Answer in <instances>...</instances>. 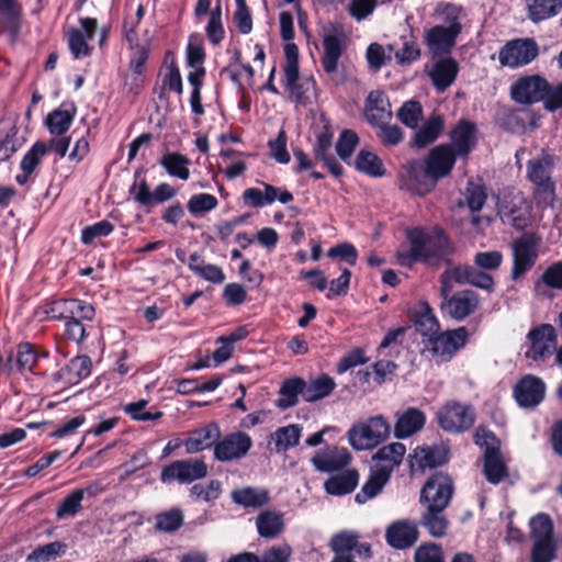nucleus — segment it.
Masks as SVG:
<instances>
[{
  "mask_svg": "<svg viewBox=\"0 0 562 562\" xmlns=\"http://www.w3.org/2000/svg\"><path fill=\"white\" fill-rule=\"evenodd\" d=\"M409 247L398 249L396 258L398 265L411 268L415 262L432 263L450 252L447 236L441 231L432 234L422 228H413L406 232Z\"/></svg>",
  "mask_w": 562,
  "mask_h": 562,
  "instance_id": "nucleus-1",
  "label": "nucleus"
},
{
  "mask_svg": "<svg viewBox=\"0 0 562 562\" xmlns=\"http://www.w3.org/2000/svg\"><path fill=\"white\" fill-rule=\"evenodd\" d=\"M405 454L406 447L401 442L381 447L372 456L369 479L356 495V502L363 504L375 497L389 482L393 471L402 464Z\"/></svg>",
  "mask_w": 562,
  "mask_h": 562,
  "instance_id": "nucleus-2",
  "label": "nucleus"
},
{
  "mask_svg": "<svg viewBox=\"0 0 562 562\" xmlns=\"http://www.w3.org/2000/svg\"><path fill=\"white\" fill-rule=\"evenodd\" d=\"M541 248V238L535 233H525L510 244L514 281L522 279L536 265Z\"/></svg>",
  "mask_w": 562,
  "mask_h": 562,
  "instance_id": "nucleus-3",
  "label": "nucleus"
},
{
  "mask_svg": "<svg viewBox=\"0 0 562 562\" xmlns=\"http://www.w3.org/2000/svg\"><path fill=\"white\" fill-rule=\"evenodd\" d=\"M553 167V158L549 155L528 161L527 177L535 186L536 201L542 206H550L555 200V184L551 178Z\"/></svg>",
  "mask_w": 562,
  "mask_h": 562,
  "instance_id": "nucleus-4",
  "label": "nucleus"
},
{
  "mask_svg": "<svg viewBox=\"0 0 562 562\" xmlns=\"http://www.w3.org/2000/svg\"><path fill=\"white\" fill-rule=\"evenodd\" d=\"M94 314V307L90 303L77 299L54 300L38 306L34 312V316L38 322L67 321L69 317L92 319Z\"/></svg>",
  "mask_w": 562,
  "mask_h": 562,
  "instance_id": "nucleus-5",
  "label": "nucleus"
},
{
  "mask_svg": "<svg viewBox=\"0 0 562 562\" xmlns=\"http://www.w3.org/2000/svg\"><path fill=\"white\" fill-rule=\"evenodd\" d=\"M391 432L390 423L376 415L356 424L348 432L350 445L357 450H369L385 441Z\"/></svg>",
  "mask_w": 562,
  "mask_h": 562,
  "instance_id": "nucleus-6",
  "label": "nucleus"
},
{
  "mask_svg": "<svg viewBox=\"0 0 562 562\" xmlns=\"http://www.w3.org/2000/svg\"><path fill=\"white\" fill-rule=\"evenodd\" d=\"M539 55V46L533 38H517L505 44L498 54L499 63L509 68L529 65Z\"/></svg>",
  "mask_w": 562,
  "mask_h": 562,
  "instance_id": "nucleus-7",
  "label": "nucleus"
},
{
  "mask_svg": "<svg viewBox=\"0 0 562 562\" xmlns=\"http://www.w3.org/2000/svg\"><path fill=\"white\" fill-rule=\"evenodd\" d=\"M400 182L402 189L423 195L430 192L437 181L432 178L425 161L413 160L404 166Z\"/></svg>",
  "mask_w": 562,
  "mask_h": 562,
  "instance_id": "nucleus-8",
  "label": "nucleus"
},
{
  "mask_svg": "<svg viewBox=\"0 0 562 562\" xmlns=\"http://www.w3.org/2000/svg\"><path fill=\"white\" fill-rule=\"evenodd\" d=\"M452 480L447 474L438 472L434 474L424 485L420 501L428 504L430 510H443L452 496Z\"/></svg>",
  "mask_w": 562,
  "mask_h": 562,
  "instance_id": "nucleus-9",
  "label": "nucleus"
},
{
  "mask_svg": "<svg viewBox=\"0 0 562 562\" xmlns=\"http://www.w3.org/2000/svg\"><path fill=\"white\" fill-rule=\"evenodd\" d=\"M475 420L474 409L459 402L447 403L438 413L440 427L450 432H461L472 427Z\"/></svg>",
  "mask_w": 562,
  "mask_h": 562,
  "instance_id": "nucleus-10",
  "label": "nucleus"
},
{
  "mask_svg": "<svg viewBox=\"0 0 562 562\" xmlns=\"http://www.w3.org/2000/svg\"><path fill=\"white\" fill-rule=\"evenodd\" d=\"M207 465L201 459H187L175 461L165 467L161 471L160 480L164 483L178 481L182 484L191 483L195 480L205 477Z\"/></svg>",
  "mask_w": 562,
  "mask_h": 562,
  "instance_id": "nucleus-11",
  "label": "nucleus"
},
{
  "mask_svg": "<svg viewBox=\"0 0 562 562\" xmlns=\"http://www.w3.org/2000/svg\"><path fill=\"white\" fill-rule=\"evenodd\" d=\"M252 446V439L243 431H235L218 439L214 446V458L231 462L244 458Z\"/></svg>",
  "mask_w": 562,
  "mask_h": 562,
  "instance_id": "nucleus-12",
  "label": "nucleus"
},
{
  "mask_svg": "<svg viewBox=\"0 0 562 562\" xmlns=\"http://www.w3.org/2000/svg\"><path fill=\"white\" fill-rule=\"evenodd\" d=\"M548 80L539 75L522 76L510 86L512 99L520 104H533L543 99Z\"/></svg>",
  "mask_w": 562,
  "mask_h": 562,
  "instance_id": "nucleus-13",
  "label": "nucleus"
},
{
  "mask_svg": "<svg viewBox=\"0 0 562 562\" xmlns=\"http://www.w3.org/2000/svg\"><path fill=\"white\" fill-rule=\"evenodd\" d=\"M467 339L468 330L465 327H459L440 334L438 331L431 339H428L427 347L434 356L441 360H449L457 350L465 345Z\"/></svg>",
  "mask_w": 562,
  "mask_h": 562,
  "instance_id": "nucleus-14",
  "label": "nucleus"
},
{
  "mask_svg": "<svg viewBox=\"0 0 562 562\" xmlns=\"http://www.w3.org/2000/svg\"><path fill=\"white\" fill-rule=\"evenodd\" d=\"M528 339L530 340V348L526 356L536 361L544 360L557 350V335L552 325L544 324L532 329L528 334Z\"/></svg>",
  "mask_w": 562,
  "mask_h": 562,
  "instance_id": "nucleus-15",
  "label": "nucleus"
},
{
  "mask_svg": "<svg viewBox=\"0 0 562 562\" xmlns=\"http://www.w3.org/2000/svg\"><path fill=\"white\" fill-rule=\"evenodd\" d=\"M546 384L544 382L532 374H527L519 380L514 387V396L521 407H536L544 398Z\"/></svg>",
  "mask_w": 562,
  "mask_h": 562,
  "instance_id": "nucleus-16",
  "label": "nucleus"
},
{
  "mask_svg": "<svg viewBox=\"0 0 562 562\" xmlns=\"http://www.w3.org/2000/svg\"><path fill=\"white\" fill-rule=\"evenodd\" d=\"M263 190L259 188H248L243 193L244 203L250 207H262L279 201L286 204L293 200V194L281 188L269 183H262Z\"/></svg>",
  "mask_w": 562,
  "mask_h": 562,
  "instance_id": "nucleus-17",
  "label": "nucleus"
},
{
  "mask_svg": "<svg viewBox=\"0 0 562 562\" xmlns=\"http://www.w3.org/2000/svg\"><path fill=\"white\" fill-rule=\"evenodd\" d=\"M81 30L70 27L67 33L68 47L74 58L79 59L90 55L88 41L92 40L97 30V20L92 18L80 19Z\"/></svg>",
  "mask_w": 562,
  "mask_h": 562,
  "instance_id": "nucleus-18",
  "label": "nucleus"
},
{
  "mask_svg": "<svg viewBox=\"0 0 562 562\" xmlns=\"http://www.w3.org/2000/svg\"><path fill=\"white\" fill-rule=\"evenodd\" d=\"M477 143V130L474 123L460 121L450 132V146L457 157L465 158Z\"/></svg>",
  "mask_w": 562,
  "mask_h": 562,
  "instance_id": "nucleus-19",
  "label": "nucleus"
},
{
  "mask_svg": "<svg viewBox=\"0 0 562 562\" xmlns=\"http://www.w3.org/2000/svg\"><path fill=\"white\" fill-rule=\"evenodd\" d=\"M449 459V450L443 445L418 446L409 454L411 468L420 470L443 465Z\"/></svg>",
  "mask_w": 562,
  "mask_h": 562,
  "instance_id": "nucleus-20",
  "label": "nucleus"
},
{
  "mask_svg": "<svg viewBox=\"0 0 562 562\" xmlns=\"http://www.w3.org/2000/svg\"><path fill=\"white\" fill-rule=\"evenodd\" d=\"M456 159L457 156L451 146L441 144L430 150L425 164L427 165L432 178L438 181L439 179L450 175L456 164Z\"/></svg>",
  "mask_w": 562,
  "mask_h": 562,
  "instance_id": "nucleus-21",
  "label": "nucleus"
},
{
  "mask_svg": "<svg viewBox=\"0 0 562 562\" xmlns=\"http://www.w3.org/2000/svg\"><path fill=\"white\" fill-rule=\"evenodd\" d=\"M330 548L335 555H350L353 551L358 557L370 559L372 557L369 543L359 542L358 533L353 531H341L333 536L330 539Z\"/></svg>",
  "mask_w": 562,
  "mask_h": 562,
  "instance_id": "nucleus-22",
  "label": "nucleus"
},
{
  "mask_svg": "<svg viewBox=\"0 0 562 562\" xmlns=\"http://www.w3.org/2000/svg\"><path fill=\"white\" fill-rule=\"evenodd\" d=\"M385 539L395 549H407L418 539L417 526L411 520H396L386 528Z\"/></svg>",
  "mask_w": 562,
  "mask_h": 562,
  "instance_id": "nucleus-23",
  "label": "nucleus"
},
{
  "mask_svg": "<svg viewBox=\"0 0 562 562\" xmlns=\"http://www.w3.org/2000/svg\"><path fill=\"white\" fill-rule=\"evenodd\" d=\"M23 26L22 7L18 0H2V36L10 44L19 41Z\"/></svg>",
  "mask_w": 562,
  "mask_h": 562,
  "instance_id": "nucleus-24",
  "label": "nucleus"
},
{
  "mask_svg": "<svg viewBox=\"0 0 562 562\" xmlns=\"http://www.w3.org/2000/svg\"><path fill=\"white\" fill-rule=\"evenodd\" d=\"M350 462V453L342 447H326L318 451L313 458L312 463L319 472L338 471Z\"/></svg>",
  "mask_w": 562,
  "mask_h": 562,
  "instance_id": "nucleus-25",
  "label": "nucleus"
},
{
  "mask_svg": "<svg viewBox=\"0 0 562 562\" xmlns=\"http://www.w3.org/2000/svg\"><path fill=\"white\" fill-rule=\"evenodd\" d=\"M394 436L397 439H406L420 431L426 424V415L416 407H408L396 413Z\"/></svg>",
  "mask_w": 562,
  "mask_h": 562,
  "instance_id": "nucleus-26",
  "label": "nucleus"
},
{
  "mask_svg": "<svg viewBox=\"0 0 562 562\" xmlns=\"http://www.w3.org/2000/svg\"><path fill=\"white\" fill-rule=\"evenodd\" d=\"M459 71L458 63L451 57H439L434 60L427 71L438 92H443L456 80Z\"/></svg>",
  "mask_w": 562,
  "mask_h": 562,
  "instance_id": "nucleus-27",
  "label": "nucleus"
},
{
  "mask_svg": "<svg viewBox=\"0 0 562 562\" xmlns=\"http://www.w3.org/2000/svg\"><path fill=\"white\" fill-rule=\"evenodd\" d=\"M477 296L473 291H461L454 295L445 297L442 308L453 318L463 319L477 307Z\"/></svg>",
  "mask_w": 562,
  "mask_h": 562,
  "instance_id": "nucleus-28",
  "label": "nucleus"
},
{
  "mask_svg": "<svg viewBox=\"0 0 562 562\" xmlns=\"http://www.w3.org/2000/svg\"><path fill=\"white\" fill-rule=\"evenodd\" d=\"M221 436L220 427L215 423H210L204 427L191 431L183 441L187 453H196L203 451L217 442Z\"/></svg>",
  "mask_w": 562,
  "mask_h": 562,
  "instance_id": "nucleus-29",
  "label": "nucleus"
},
{
  "mask_svg": "<svg viewBox=\"0 0 562 562\" xmlns=\"http://www.w3.org/2000/svg\"><path fill=\"white\" fill-rule=\"evenodd\" d=\"M366 117L370 124L376 126L390 122L392 111L385 93L381 91L370 92L366 103Z\"/></svg>",
  "mask_w": 562,
  "mask_h": 562,
  "instance_id": "nucleus-30",
  "label": "nucleus"
},
{
  "mask_svg": "<svg viewBox=\"0 0 562 562\" xmlns=\"http://www.w3.org/2000/svg\"><path fill=\"white\" fill-rule=\"evenodd\" d=\"M36 359V352L30 344L19 345L15 351L9 353L2 371L5 370L10 374L31 371Z\"/></svg>",
  "mask_w": 562,
  "mask_h": 562,
  "instance_id": "nucleus-31",
  "label": "nucleus"
},
{
  "mask_svg": "<svg viewBox=\"0 0 562 562\" xmlns=\"http://www.w3.org/2000/svg\"><path fill=\"white\" fill-rule=\"evenodd\" d=\"M459 30H450L445 25H436L427 31L426 43L430 53L436 56L449 52L456 43Z\"/></svg>",
  "mask_w": 562,
  "mask_h": 562,
  "instance_id": "nucleus-32",
  "label": "nucleus"
},
{
  "mask_svg": "<svg viewBox=\"0 0 562 562\" xmlns=\"http://www.w3.org/2000/svg\"><path fill=\"white\" fill-rule=\"evenodd\" d=\"M256 527L260 537L277 538L284 530V515L274 509L263 510L256 517Z\"/></svg>",
  "mask_w": 562,
  "mask_h": 562,
  "instance_id": "nucleus-33",
  "label": "nucleus"
},
{
  "mask_svg": "<svg viewBox=\"0 0 562 562\" xmlns=\"http://www.w3.org/2000/svg\"><path fill=\"white\" fill-rule=\"evenodd\" d=\"M527 16L533 23L557 16L562 11V0H526Z\"/></svg>",
  "mask_w": 562,
  "mask_h": 562,
  "instance_id": "nucleus-34",
  "label": "nucleus"
},
{
  "mask_svg": "<svg viewBox=\"0 0 562 562\" xmlns=\"http://www.w3.org/2000/svg\"><path fill=\"white\" fill-rule=\"evenodd\" d=\"M232 499L245 508H259L269 503L270 496L266 488L241 487L234 490Z\"/></svg>",
  "mask_w": 562,
  "mask_h": 562,
  "instance_id": "nucleus-35",
  "label": "nucleus"
},
{
  "mask_svg": "<svg viewBox=\"0 0 562 562\" xmlns=\"http://www.w3.org/2000/svg\"><path fill=\"white\" fill-rule=\"evenodd\" d=\"M188 266L192 272L211 283L218 284L225 280V273L218 266L206 263L196 252L190 255Z\"/></svg>",
  "mask_w": 562,
  "mask_h": 562,
  "instance_id": "nucleus-36",
  "label": "nucleus"
},
{
  "mask_svg": "<svg viewBox=\"0 0 562 562\" xmlns=\"http://www.w3.org/2000/svg\"><path fill=\"white\" fill-rule=\"evenodd\" d=\"M91 360L88 356H77L60 370L61 379L71 385L78 384L91 373Z\"/></svg>",
  "mask_w": 562,
  "mask_h": 562,
  "instance_id": "nucleus-37",
  "label": "nucleus"
},
{
  "mask_svg": "<svg viewBox=\"0 0 562 562\" xmlns=\"http://www.w3.org/2000/svg\"><path fill=\"white\" fill-rule=\"evenodd\" d=\"M75 114L76 109L72 105H64L50 112L45 119V124L49 133L53 135L65 134L69 130Z\"/></svg>",
  "mask_w": 562,
  "mask_h": 562,
  "instance_id": "nucleus-38",
  "label": "nucleus"
},
{
  "mask_svg": "<svg viewBox=\"0 0 562 562\" xmlns=\"http://www.w3.org/2000/svg\"><path fill=\"white\" fill-rule=\"evenodd\" d=\"M335 387L334 379L326 374H322L308 382L304 381V401L316 402L325 398L331 394Z\"/></svg>",
  "mask_w": 562,
  "mask_h": 562,
  "instance_id": "nucleus-39",
  "label": "nucleus"
},
{
  "mask_svg": "<svg viewBox=\"0 0 562 562\" xmlns=\"http://www.w3.org/2000/svg\"><path fill=\"white\" fill-rule=\"evenodd\" d=\"M359 481V474L355 470H347L338 475L329 477L325 482V490L331 495H345L351 493Z\"/></svg>",
  "mask_w": 562,
  "mask_h": 562,
  "instance_id": "nucleus-40",
  "label": "nucleus"
},
{
  "mask_svg": "<svg viewBox=\"0 0 562 562\" xmlns=\"http://www.w3.org/2000/svg\"><path fill=\"white\" fill-rule=\"evenodd\" d=\"M302 427L296 424L288 425L278 428L271 435V441L274 445V450L278 453L285 452L290 448L295 447L301 438Z\"/></svg>",
  "mask_w": 562,
  "mask_h": 562,
  "instance_id": "nucleus-41",
  "label": "nucleus"
},
{
  "mask_svg": "<svg viewBox=\"0 0 562 562\" xmlns=\"http://www.w3.org/2000/svg\"><path fill=\"white\" fill-rule=\"evenodd\" d=\"M323 46L322 64L325 71L331 74L337 70L338 60L342 55V41L337 35L329 34L324 37Z\"/></svg>",
  "mask_w": 562,
  "mask_h": 562,
  "instance_id": "nucleus-42",
  "label": "nucleus"
},
{
  "mask_svg": "<svg viewBox=\"0 0 562 562\" xmlns=\"http://www.w3.org/2000/svg\"><path fill=\"white\" fill-rule=\"evenodd\" d=\"M468 280L469 266H458L449 263L440 278L442 296H449L456 284H467Z\"/></svg>",
  "mask_w": 562,
  "mask_h": 562,
  "instance_id": "nucleus-43",
  "label": "nucleus"
},
{
  "mask_svg": "<svg viewBox=\"0 0 562 562\" xmlns=\"http://www.w3.org/2000/svg\"><path fill=\"white\" fill-rule=\"evenodd\" d=\"M484 474L492 484H498L506 476V468L502 454L494 448L486 449Z\"/></svg>",
  "mask_w": 562,
  "mask_h": 562,
  "instance_id": "nucleus-44",
  "label": "nucleus"
},
{
  "mask_svg": "<svg viewBox=\"0 0 562 562\" xmlns=\"http://www.w3.org/2000/svg\"><path fill=\"white\" fill-rule=\"evenodd\" d=\"M299 395L304 400V380L300 378L289 379L281 385L277 406L283 409L292 407L297 403Z\"/></svg>",
  "mask_w": 562,
  "mask_h": 562,
  "instance_id": "nucleus-45",
  "label": "nucleus"
},
{
  "mask_svg": "<svg viewBox=\"0 0 562 562\" xmlns=\"http://www.w3.org/2000/svg\"><path fill=\"white\" fill-rule=\"evenodd\" d=\"M443 130V119L440 115L430 116L415 133L414 145L422 148L437 139Z\"/></svg>",
  "mask_w": 562,
  "mask_h": 562,
  "instance_id": "nucleus-46",
  "label": "nucleus"
},
{
  "mask_svg": "<svg viewBox=\"0 0 562 562\" xmlns=\"http://www.w3.org/2000/svg\"><path fill=\"white\" fill-rule=\"evenodd\" d=\"M159 164L166 169L171 176L181 180H188L190 177L189 165L190 160L180 153H167L165 154Z\"/></svg>",
  "mask_w": 562,
  "mask_h": 562,
  "instance_id": "nucleus-47",
  "label": "nucleus"
},
{
  "mask_svg": "<svg viewBox=\"0 0 562 562\" xmlns=\"http://www.w3.org/2000/svg\"><path fill=\"white\" fill-rule=\"evenodd\" d=\"M330 134H328L327 132L319 134L317 136V144L314 148L315 156L317 159L324 162V166L327 167V169L333 176L339 177L342 173L341 165L336 160L335 157H333L331 155H327V150L330 147Z\"/></svg>",
  "mask_w": 562,
  "mask_h": 562,
  "instance_id": "nucleus-48",
  "label": "nucleus"
},
{
  "mask_svg": "<svg viewBox=\"0 0 562 562\" xmlns=\"http://www.w3.org/2000/svg\"><path fill=\"white\" fill-rule=\"evenodd\" d=\"M415 327L428 339H431L439 331V323L427 303L420 305L415 317Z\"/></svg>",
  "mask_w": 562,
  "mask_h": 562,
  "instance_id": "nucleus-49",
  "label": "nucleus"
},
{
  "mask_svg": "<svg viewBox=\"0 0 562 562\" xmlns=\"http://www.w3.org/2000/svg\"><path fill=\"white\" fill-rule=\"evenodd\" d=\"M67 544L54 541L34 549L27 555V562H52L63 557L67 551Z\"/></svg>",
  "mask_w": 562,
  "mask_h": 562,
  "instance_id": "nucleus-50",
  "label": "nucleus"
},
{
  "mask_svg": "<svg viewBox=\"0 0 562 562\" xmlns=\"http://www.w3.org/2000/svg\"><path fill=\"white\" fill-rule=\"evenodd\" d=\"M355 167L357 170L371 177H382L384 168L381 159L370 150H360L357 155Z\"/></svg>",
  "mask_w": 562,
  "mask_h": 562,
  "instance_id": "nucleus-51",
  "label": "nucleus"
},
{
  "mask_svg": "<svg viewBox=\"0 0 562 562\" xmlns=\"http://www.w3.org/2000/svg\"><path fill=\"white\" fill-rule=\"evenodd\" d=\"M543 285L562 291V261L552 263L543 271L540 279L535 283V290L544 294L542 291Z\"/></svg>",
  "mask_w": 562,
  "mask_h": 562,
  "instance_id": "nucleus-52",
  "label": "nucleus"
},
{
  "mask_svg": "<svg viewBox=\"0 0 562 562\" xmlns=\"http://www.w3.org/2000/svg\"><path fill=\"white\" fill-rule=\"evenodd\" d=\"M183 524V513L180 508L160 513L156 516V528L160 531L172 532L178 530Z\"/></svg>",
  "mask_w": 562,
  "mask_h": 562,
  "instance_id": "nucleus-53",
  "label": "nucleus"
},
{
  "mask_svg": "<svg viewBox=\"0 0 562 562\" xmlns=\"http://www.w3.org/2000/svg\"><path fill=\"white\" fill-rule=\"evenodd\" d=\"M461 9L451 3H438L435 9V14L438 20L445 22L447 29L459 30L461 32V24L459 22Z\"/></svg>",
  "mask_w": 562,
  "mask_h": 562,
  "instance_id": "nucleus-54",
  "label": "nucleus"
},
{
  "mask_svg": "<svg viewBox=\"0 0 562 562\" xmlns=\"http://www.w3.org/2000/svg\"><path fill=\"white\" fill-rule=\"evenodd\" d=\"M217 199L210 193H196L193 194L188 203L187 207L192 215H200L217 207Z\"/></svg>",
  "mask_w": 562,
  "mask_h": 562,
  "instance_id": "nucleus-55",
  "label": "nucleus"
},
{
  "mask_svg": "<svg viewBox=\"0 0 562 562\" xmlns=\"http://www.w3.org/2000/svg\"><path fill=\"white\" fill-rule=\"evenodd\" d=\"M47 151L48 147L45 143H35L32 148L24 155L21 161L22 171H25L26 175H32L42 162V159L47 154Z\"/></svg>",
  "mask_w": 562,
  "mask_h": 562,
  "instance_id": "nucleus-56",
  "label": "nucleus"
},
{
  "mask_svg": "<svg viewBox=\"0 0 562 562\" xmlns=\"http://www.w3.org/2000/svg\"><path fill=\"white\" fill-rule=\"evenodd\" d=\"M147 59L148 49L145 46H136L130 60V70L132 71V75L135 76L133 78L135 82V89H138L143 82L140 77L145 72Z\"/></svg>",
  "mask_w": 562,
  "mask_h": 562,
  "instance_id": "nucleus-57",
  "label": "nucleus"
},
{
  "mask_svg": "<svg viewBox=\"0 0 562 562\" xmlns=\"http://www.w3.org/2000/svg\"><path fill=\"white\" fill-rule=\"evenodd\" d=\"M530 527L533 542L553 540L552 522L547 515L540 514L533 517Z\"/></svg>",
  "mask_w": 562,
  "mask_h": 562,
  "instance_id": "nucleus-58",
  "label": "nucleus"
},
{
  "mask_svg": "<svg viewBox=\"0 0 562 562\" xmlns=\"http://www.w3.org/2000/svg\"><path fill=\"white\" fill-rule=\"evenodd\" d=\"M206 35L211 43L214 45L220 44L224 40L225 31L222 23L221 4H217L210 11V20L206 25Z\"/></svg>",
  "mask_w": 562,
  "mask_h": 562,
  "instance_id": "nucleus-59",
  "label": "nucleus"
},
{
  "mask_svg": "<svg viewBox=\"0 0 562 562\" xmlns=\"http://www.w3.org/2000/svg\"><path fill=\"white\" fill-rule=\"evenodd\" d=\"M85 490H75L70 493L57 508L56 515L59 519L72 517L81 509Z\"/></svg>",
  "mask_w": 562,
  "mask_h": 562,
  "instance_id": "nucleus-60",
  "label": "nucleus"
},
{
  "mask_svg": "<svg viewBox=\"0 0 562 562\" xmlns=\"http://www.w3.org/2000/svg\"><path fill=\"white\" fill-rule=\"evenodd\" d=\"M291 98L297 103H306L314 93L315 82L312 78L297 80L293 85L285 86Z\"/></svg>",
  "mask_w": 562,
  "mask_h": 562,
  "instance_id": "nucleus-61",
  "label": "nucleus"
},
{
  "mask_svg": "<svg viewBox=\"0 0 562 562\" xmlns=\"http://www.w3.org/2000/svg\"><path fill=\"white\" fill-rule=\"evenodd\" d=\"M221 493L222 486L216 480L210 481L206 485L195 484L190 488V496L196 501L212 502L217 499Z\"/></svg>",
  "mask_w": 562,
  "mask_h": 562,
  "instance_id": "nucleus-62",
  "label": "nucleus"
},
{
  "mask_svg": "<svg viewBox=\"0 0 562 562\" xmlns=\"http://www.w3.org/2000/svg\"><path fill=\"white\" fill-rule=\"evenodd\" d=\"M148 402L146 400H140L137 402L130 403L125 405L124 412L128 414L133 419L139 422H149L159 419L162 416V412H149L146 411Z\"/></svg>",
  "mask_w": 562,
  "mask_h": 562,
  "instance_id": "nucleus-63",
  "label": "nucleus"
},
{
  "mask_svg": "<svg viewBox=\"0 0 562 562\" xmlns=\"http://www.w3.org/2000/svg\"><path fill=\"white\" fill-rule=\"evenodd\" d=\"M292 554V548L288 543L272 546L258 555L259 562H289Z\"/></svg>",
  "mask_w": 562,
  "mask_h": 562,
  "instance_id": "nucleus-64",
  "label": "nucleus"
}]
</instances>
